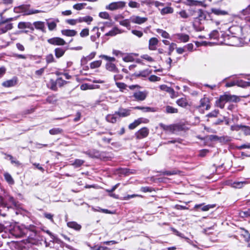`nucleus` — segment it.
I'll return each instance as SVG.
<instances>
[{
    "mask_svg": "<svg viewBox=\"0 0 250 250\" xmlns=\"http://www.w3.org/2000/svg\"><path fill=\"white\" fill-rule=\"evenodd\" d=\"M239 98L237 96L225 93L224 95L220 96L219 98L216 100L215 102V105L221 109H223L226 103H237L239 101Z\"/></svg>",
    "mask_w": 250,
    "mask_h": 250,
    "instance_id": "obj_1",
    "label": "nucleus"
},
{
    "mask_svg": "<svg viewBox=\"0 0 250 250\" xmlns=\"http://www.w3.org/2000/svg\"><path fill=\"white\" fill-rule=\"evenodd\" d=\"M29 230L25 228H21L19 226L14 227L12 234L16 237H22L28 234Z\"/></svg>",
    "mask_w": 250,
    "mask_h": 250,
    "instance_id": "obj_2",
    "label": "nucleus"
},
{
    "mask_svg": "<svg viewBox=\"0 0 250 250\" xmlns=\"http://www.w3.org/2000/svg\"><path fill=\"white\" fill-rule=\"evenodd\" d=\"M211 13H209L208 12L204 11V19L205 20H212V13H213L216 15H225L227 14V12L224 10H221L219 9H211Z\"/></svg>",
    "mask_w": 250,
    "mask_h": 250,
    "instance_id": "obj_3",
    "label": "nucleus"
},
{
    "mask_svg": "<svg viewBox=\"0 0 250 250\" xmlns=\"http://www.w3.org/2000/svg\"><path fill=\"white\" fill-rule=\"evenodd\" d=\"M125 5V2L119 1L110 3L105 7V9L111 11H113L124 8Z\"/></svg>",
    "mask_w": 250,
    "mask_h": 250,
    "instance_id": "obj_4",
    "label": "nucleus"
},
{
    "mask_svg": "<svg viewBox=\"0 0 250 250\" xmlns=\"http://www.w3.org/2000/svg\"><path fill=\"white\" fill-rule=\"evenodd\" d=\"M198 13L199 16L198 17L195 18L193 22V26L197 30L201 31L203 29V27L201 26V21L202 20V14L203 12L202 9H200L198 10Z\"/></svg>",
    "mask_w": 250,
    "mask_h": 250,
    "instance_id": "obj_5",
    "label": "nucleus"
},
{
    "mask_svg": "<svg viewBox=\"0 0 250 250\" xmlns=\"http://www.w3.org/2000/svg\"><path fill=\"white\" fill-rule=\"evenodd\" d=\"M47 42L54 45H63L65 44V41L59 37H54L47 40Z\"/></svg>",
    "mask_w": 250,
    "mask_h": 250,
    "instance_id": "obj_6",
    "label": "nucleus"
},
{
    "mask_svg": "<svg viewBox=\"0 0 250 250\" xmlns=\"http://www.w3.org/2000/svg\"><path fill=\"white\" fill-rule=\"evenodd\" d=\"M130 21L133 23L142 24L147 21V18L133 15L130 18Z\"/></svg>",
    "mask_w": 250,
    "mask_h": 250,
    "instance_id": "obj_7",
    "label": "nucleus"
},
{
    "mask_svg": "<svg viewBox=\"0 0 250 250\" xmlns=\"http://www.w3.org/2000/svg\"><path fill=\"white\" fill-rule=\"evenodd\" d=\"M148 129L146 127H143L135 133V136L137 139H142L148 136Z\"/></svg>",
    "mask_w": 250,
    "mask_h": 250,
    "instance_id": "obj_8",
    "label": "nucleus"
},
{
    "mask_svg": "<svg viewBox=\"0 0 250 250\" xmlns=\"http://www.w3.org/2000/svg\"><path fill=\"white\" fill-rule=\"evenodd\" d=\"M29 231L27 236L29 239H35L37 235L36 227L34 225H29L26 227Z\"/></svg>",
    "mask_w": 250,
    "mask_h": 250,
    "instance_id": "obj_9",
    "label": "nucleus"
},
{
    "mask_svg": "<svg viewBox=\"0 0 250 250\" xmlns=\"http://www.w3.org/2000/svg\"><path fill=\"white\" fill-rule=\"evenodd\" d=\"M130 114V110L122 107L119 108L118 111H115V115H117L119 117H125L128 116Z\"/></svg>",
    "mask_w": 250,
    "mask_h": 250,
    "instance_id": "obj_10",
    "label": "nucleus"
},
{
    "mask_svg": "<svg viewBox=\"0 0 250 250\" xmlns=\"http://www.w3.org/2000/svg\"><path fill=\"white\" fill-rule=\"evenodd\" d=\"M209 140L210 141H220L221 142H226L228 141V137H219L216 135H211L206 136L204 137V140Z\"/></svg>",
    "mask_w": 250,
    "mask_h": 250,
    "instance_id": "obj_11",
    "label": "nucleus"
},
{
    "mask_svg": "<svg viewBox=\"0 0 250 250\" xmlns=\"http://www.w3.org/2000/svg\"><path fill=\"white\" fill-rule=\"evenodd\" d=\"M243 28L239 26H232L229 28L230 33L232 35V37H236L239 33L242 32Z\"/></svg>",
    "mask_w": 250,
    "mask_h": 250,
    "instance_id": "obj_12",
    "label": "nucleus"
},
{
    "mask_svg": "<svg viewBox=\"0 0 250 250\" xmlns=\"http://www.w3.org/2000/svg\"><path fill=\"white\" fill-rule=\"evenodd\" d=\"M243 38L245 42H250V26H246L243 28Z\"/></svg>",
    "mask_w": 250,
    "mask_h": 250,
    "instance_id": "obj_13",
    "label": "nucleus"
},
{
    "mask_svg": "<svg viewBox=\"0 0 250 250\" xmlns=\"http://www.w3.org/2000/svg\"><path fill=\"white\" fill-rule=\"evenodd\" d=\"M133 97L136 101H142L146 98V94L145 92L138 91L134 93Z\"/></svg>",
    "mask_w": 250,
    "mask_h": 250,
    "instance_id": "obj_14",
    "label": "nucleus"
},
{
    "mask_svg": "<svg viewBox=\"0 0 250 250\" xmlns=\"http://www.w3.org/2000/svg\"><path fill=\"white\" fill-rule=\"evenodd\" d=\"M171 230L173 232V233H174V234L175 235H176L177 236H178L180 237L185 239V240L188 243L193 245L194 247H196V246L193 244V242L191 240H190L188 238L185 237V235H184V234L180 232L179 231H178L177 230H176V229H175L174 228H171Z\"/></svg>",
    "mask_w": 250,
    "mask_h": 250,
    "instance_id": "obj_15",
    "label": "nucleus"
},
{
    "mask_svg": "<svg viewBox=\"0 0 250 250\" xmlns=\"http://www.w3.org/2000/svg\"><path fill=\"white\" fill-rule=\"evenodd\" d=\"M171 230L173 232V233H174V234L175 235H176L177 236H178L180 237L185 239V240L188 243L193 245L194 247H196V246L193 244V242L191 240H190L188 238L185 237V235H184V234L180 232L179 231H178L177 230H176V229H175L174 228H171Z\"/></svg>",
    "mask_w": 250,
    "mask_h": 250,
    "instance_id": "obj_16",
    "label": "nucleus"
},
{
    "mask_svg": "<svg viewBox=\"0 0 250 250\" xmlns=\"http://www.w3.org/2000/svg\"><path fill=\"white\" fill-rule=\"evenodd\" d=\"M18 27L19 29H25V28H29L32 31L34 30V27H33L32 24L29 22H20L19 23Z\"/></svg>",
    "mask_w": 250,
    "mask_h": 250,
    "instance_id": "obj_17",
    "label": "nucleus"
},
{
    "mask_svg": "<svg viewBox=\"0 0 250 250\" xmlns=\"http://www.w3.org/2000/svg\"><path fill=\"white\" fill-rule=\"evenodd\" d=\"M32 25L34 26L36 29L40 30L44 33L46 32L44 22L41 21H35L32 24Z\"/></svg>",
    "mask_w": 250,
    "mask_h": 250,
    "instance_id": "obj_18",
    "label": "nucleus"
},
{
    "mask_svg": "<svg viewBox=\"0 0 250 250\" xmlns=\"http://www.w3.org/2000/svg\"><path fill=\"white\" fill-rule=\"evenodd\" d=\"M105 68L107 70L114 73H118L119 72V69L116 67L115 64L112 62H107L105 65Z\"/></svg>",
    "mask_w": 250,
    "mask_h": 250,
    "instance_id": "obj_19",
    "label": "nucleus"
},
{
    "mask_svg": "<svg viewBox=\"0 0 250 250\" xmlns=\"http://www.w3.org/2000/svg\"><path fill=\"white\" fill-rule=\"evenodd\" d=\"M158 40L156 38H151L149 41V49L151 50L156 49V45L158 44Z\"/></svg>",
    "mask_w": 250,
    "mask_h": 250,
    "instance_id": "obj_20",
    "label": "nucleus"
},
{
    "mask_svg": "<svg viewBox=\"0 0 250 250\" xmlns=\"http://www.w3.org/2000/svg\"><path fill=\"white\" fill-rule=\"evenodd\" d=\"M249 183L247 181H236L234 182L231 184V187L233 188H241L244 187V185L249 184Z\"/></svg>",
    "mask_w": 250,
    "mask_h": 250,
    "instance_id": "obj_21",
    "label": "nucleus"
},
{
    "mask_svg": "<svg viewBox=\"0 0 250 250\" xmlns=\"http://www.w3.org/2000/svg\"><path fill=\"white\" fill-rule=\"evenodd\" d=\"M17 79L14 78L12 79L4 82L2 85L4 87H9L15 85L17 83Z\"/></svg>",
    "mask_w": 250,
    "mask_h": 250,
    "instance_id": "obj_22",
    "label": "nucleus"
},
{
    "mask_svg": "<svg viewBox=\"0 0 250 250\" xmlns=\"http://www.w3.org/2000/svg\"><path fill=\"white\" fill-rule=\"evenodd\" d=\"M123 32V31L119 29L116 27H114L111 30L105 34L107 36H114L118 34H120Z\"/></svg>",
    "mask_w": 250,
    "mask_h": 250,
    "instance_id": "obj_23",
    "label": "nucleus"
},
{
    "mask_svg": "<svg viewBox=\"0 0 250 250\" xmlns=\"http://www.w3.org/2000/svg\"><path fill=\"white\" fill-rule=\"evenodd\" d=\"M135 109L141 110L145 112H154L156 110L154 107H143V106H136L134 108Z\"/></svg>",
    "mask_w": 250,
    "mask_h": 250,
    "instance_id": "obj_24",
    "label": "nucleus"
},
{
    "mask_svg": "<svg viewBox=\"0 0 250 250\" xmlns=\"http://www.w3.org/2000/svg\"><path fill=\"white\" fill-rule=\"evenodd\" d=\"M63 35L68 37H73L77 34V31L74 30L64 29L61 31Z\"/></svg>",
    "mask_w": 250,
    "mask_h": 250,
    "instance_id": "obj_25",
    "label": "nucleus"
},
{
    "mask_svg": "<svg viewBox=\"0 0 250 250\" xmlns=\"http://www.w3.org/2000/svg\"><path fill=\"white\" fill-rule=\"evenodd\" d=\"M176 36H177V39L181 42H188L189 40V36L187 34L179 33L177 34Z\"/></svg>",
    "mask_w": 250,
    "mask_h": 250,
    "instance_id": "obj_26",
    "label": "nucleus"
},
{
    "mask_svg": "<svg viewBox=\"0 0 250 250\" xmlns=\"http://www.w3.org/2000/svg\"><path fill=\"white\" fill-rule=\"evenodd\" d=\"M168 130H169L172 133H173L175 131H179L183 129V126L180 125H168Z\"/></svg>",
    "mask_w": 250,
    "mask_h": 250,
    "instance_id": "obj_27",
    "label": "nucleus"
},
{
    "mask_svg": "<svg viewBox=\"0 0 250 250\" xmlns=\"http://www.w3.org/2000/svg\"><path fill=\"white\" fill-rule=\"evenodd\" d=\"M65 50H66L63 48H61V47L56 48L54 51L55 55V56L56 57V58H60L61 57H62L64 55V54L65 52Z\"/></svg>",
    "mask_w": 250,
    "mask_h": 250,
    "instance_id": "obj_28",
    "label": "nucleus"
},
{
    "mask_svg": "<svg viewBox=\"0 0 250 250\" xmlns=\"http://www.w3.org/2000/svg\"><path fill=\"white\" fill-rule=\"evenodd\" d=\"M67 225L68 227L73 229L76 230H80L82 228L80 225L78 224L77 222L74 221L69 222L67 223Z\"/></svg>",
    "mask_w": 250,
    "mask_h": 250,
    "instance_id": "obj_29",
    "label": "nucleus"
},
{
    "mask_svg": "<svg viewBox=\"0 0 250 250\" xmlns=\"http://www.w3.org/2000/svg\"><path fill=\"white\" fill-rule=\"evenodd\" d=\"M176 104L182 107H186L188 104L187 100L185 98H181L177 100Z\"/></svg>",
    "mask_w": 250,
    "mask_h": 250,
    "instance_id": "obj_30",
    "label": "nucleus"
},
{
    "mask_svg": "<svg viewBox=\"0 0 250 250\" xmlns=\"http://www.w3.org/2000/svg\"><path fill=\"white\" fill-rule=\"evenodd\" d=\"M59 21L58 19H56L54 21H47V25L48 26V29L50 31H52L54 30L57 26V22H59Z\"/></svg>",
    "mask_w": 250,
    "mask_h": 250,
    "instance_id": "obj_31",
    "label": "nucleus"
},
{
    "mask_svg": "<svg viewBox=\"0 0 250 250\" xmlns=\"http://www.w3.org/2000/svg\"><path fill=\"white\" fill-rule=\"evenodd\" d=\"M106 120L111 123H115L117 122V115L114 114H108L106 116Z\"/></svg>",
    "mask_w": 250,
    "mask_h": 250,
    "instance_id": "obj_32",
    "label": "nucleus"
},
{
    "mask_svg": "<svg viewBox=\"0 0 250 250\" xmlns=\"http://www.w3.org/2000/svg\"><path fill=\"white\" fill-rule=\"evenodd\" d=\"M84 163V161L81 159H75L74 161L71 164L74 168H78L82 166Z\"/></svg>",
    "mask_w": 250,
    "mask_h": 250,
    "instance_id": "obj_33",
    "label": "nucleus"
},
{
    "mask_svg": "<svg viewBox=\"0 0 250 250\" xmlns=\"http://www.w3.org/2000/svg\"><path fill=\"white\" fill-rule=\"evenodd\" d=\"M187 4L190 6L193 5H200L202 6L203 5V3L201 1H197V0H186V2Z\"/></svg>",
    "mask_w": 250,
    "mask_h": 250,
    "instance_id": "obj_34",
    "label": "nucleus"
},
{
    "mask_svg": "<svg viewBox=\"0 0 250 250\" xmlns=\"http://www.w3.org/2000/svg\"><path fill=\"white\" fill-rule=\"evenodd\" d=\"M13 28L12 23H8L4 27L0 28V34L6 33L8 30H11Z\"/></svg>",
    "mask_w": 250,
    "mask_h": 250,
    "instance_id": "obj_35",
    "label": "nucleus"
},
{
    "mask_svg": "<svg viewBox=\"0 0 250 250\" xmlns=\"http://www.w3.org/2000/svg\"><path fill=\"white\" fill-rule=\"evenodd\" d=\"M242 230L241 235L245 238V240L246 242H249L250 240V234L248 230L244 229H242Z\"/></svg>",
    "mask_w": 250,
    "mask_h": 250,
    "instance_id": "obj_36",
    "label": "nucleus"
},
{
    "mask_svg": "<svg viewBox=\"0 0 250 250\" xmlns=\"http://www.w3.org/2000/svg\"><path fill=\"white\" fill-rule=\"evenodd\" d=\"M4 177L5 180L8 184L10 185H13L14 184V181L11 175L8 172H6L4 174Z\"/></svg>",
    "mask_w": 250,
    "mask_h": 250,
    "instance_id": "obj_37",
    "label": "nucleus"
},
{
    "mask_svg": "<svg viewBox=\"0 0 250 250\" xmlns=\"http://www.w3.org/2000/svg\"><path fill=\"white\" fill-rule=\"evenodd\" d=\"M166 112L167 113H176L178 112V109L170 105L166 106Z\"/></svg>",
    "mask_w": 250,
    "mask_h": 250,
    "instance_id": "obj_38",
    "label": "nucleus"
},
{
    "mask_svg": "<svg viewBox=\"0 0 250 250\" xmlns=\"http://www.w3.org/2000/svg\"><path fill=\"white\" fill-rule=\"evenodd\" d=\"M102 61L101 60L94 61L90 63V67L91 69H94L100 67Z\"/></svg>",
    "mask_w": 250,
    "mask_h": 250,
    "instance_id": "obj_39",
    "label": "nucleus"
},
{
    "mask_svg": "<svg viewBox=\"0 0 250 250\" xmlns=\"http://www.w3.org/2000/svg\"><path fill=\"white\" fill-rule=\"evenodd\" d=\"M173 12V10L172 8L170 7H166L163 8L161 11V13L162 15H165L167 14L172 13Z\"/></svg>",
    "mask_w": 250,
    "mask_h": 250,
    "instance_id": "obj_40",
    "label": "nucleus"
},
{
    "mask_svg": "<svg viewBox=\"0 0 250 250\" xmlns=\"http://www.w3.org/2000/svg\"><path fill=\"white\" fill-rule=\"evenodd\" d=\"M5 155L6 157L5 158H9L11 161V163L15 164L17 166H19L21 165L20 162L18 160H15L12 155L6 154Z\"/></svg>",
    "mask_w": 250,
    "mask_h": 250,
    "instance_id": "obj_41",
    "label": "nucleus"
},
{
    "mask_svg": "<svg viewBox=\"0 0 250 250\" xmlns=\"http://www.w3.org/2000/svg\"><path fill=\"white\" fill-rule=\"evenodd\" d=\"M129 20L130 19H125L124 20L120 21L119 22L120 24L125 27H126V28L129 29L130 28V22L129 21Z\"/></svg>",
    "mask_w": 250,
    "mask_h": 250,
    "instance_id": "obj_42",
    "label": "nucleus"
},
{
    "mask_svg": "<svg viewBox=\"0 0 250 250\" xmlns=\"http://www.w3.org/2000/svg\"><path fill=\"white\" fill-rule=\"evenodd\" d=\"M49 84L50 85L49 87L51 89L54 91H56L57 90V83L56 80L54 81L52 79L50 80Z\"/></svg>",
    "mask_w": 250,
    "mask_h": 250,
    "instance_id": "obj_43",
    "label": "nucleus"
},
{
    "mask_svg": "<svg viewBox=\"0 0 250 250\" xmlns=\"http://www.w3.org/2000/svg\"><path fill=\"white\" fill-rule=\"evenodd\" d=\"M62 130L60 128H54L49 130V133L51 135H56L61 133Z\"/></svg>",
    "mask_w": 250,
    "mask_h": 250,
    "instance_id": "obj_44",
    "label": "nucleus"
},
{
    "mask_svg": "<svg viewBox=\"0 0 250 250\" xmlns=\"http://www.w3.org/2000/svg\"><path fill=\"white\" fill-rule=\"evenodd\" d=\"M45 60L47 64L55 62L54 56L52 54L47 55L45 57Z\"/></svg>",
    "mask_w": 250,
    "mask_h": 250,
    "instance_id": "obj_45",
    "label": "nucleus"
},
{
    "mask_svg": "<svg viewBox=\"0 0 250 250\" xmlns=\"http://www.w3.org/2000/svg\"><path fill=\"white\" fill-rule=\"evenodd\" d=\"M7 200L11 204V205L15 207H17V203L15 199L11 196H8L7 197Z\"/></svg>",
    "mask_w": 250,
    "mask_h": 250,
    "instance_id": "obj_46",
    "label": "nucleus"
},
{
    "mask_svg": "<svg viewBox=\"0 0 250 250\" xmlns=\"http://www.w3.org/2000/svg\"><path fill=\"white\" fill-rule=\"evenodd\" d=\"M86 5V3H77L76 4H74L73 6V8L77 10H80L83 9L84 7Z\"/></svg>",
    "mask_w": 250,
    "mask_h": 250,
    "instance_id": "obj_47",
    "label": "nucleus"
},
{
    "mask_svg": "<svg viewBox=\"0 0 250 250\" xmlns=\"http://www.w3.org/2000/svg\"><path fill=\"white\" fill-rule=\"evenodd\" d=\"M99 16L100 18L104 19H110V17L109 14L107 12H102L99 14Z\"/></svg>",
    "mask_w": 250,
    "mask_h": 250,
    "instance_id": "obj_48",
    "label": "nucleus"
},
{
    "mask_svg": "<svg viewBox=\"0 0 250 250\" xmlns=\"http://www.w3.org/2000/svg\"><path fill=\"white\" fill-rule=\"evenodd\" d=\"M242 131L245 135H250V126L243 125Z\"/></svg>",
    "mask_w": 250,
    "mask_h": 250,
    "instance_id": "obj_49",
    "label": "nucleus"
},
{
    "mask_svg": "<svg viewBox=\"0 0 250 250\" xmlns=\"http://www.w3.org/2000/svg\"><path fill=\"white\" fill-rule=\"evenodd\" d=\"M178 171L177 170H172V171H163L162 172L163 175H175L178 173Z\"/></svg>",
    "mask_w": 250,
    "mask_h": 250,
    "instance_id": "obj_50",
    "label": "nucleus"
},
{
    "mask_svg": "<svg viewBox=\"0 0 250 250\" xmlns=\"http://www.w3.org/2000/svg\"><path fill=\"white\" fill-rule=\"evenodd\" d=\"M215 207V204L208 205L204 206V211H208L209 209H211V212H212Z\"/></svg>",
    "mask_w": 250,
    "mask_h": 250,
    "instance_id": "obj_51",
    "label": "nucleus"
},
{
    "mask_svg": "<svg viewBox=\"0 0 250 250\" xmlns=\"http://www.w3.org/2000/svg\"><path fill=\"white\" fill-rule=\"evenodd\" d=\"M157 32L159 34H161V36L164 38L168 39L169 38L168 33L165 31H164L162 29H158Z\"/></svg>",
    "mask_w": 250,
    "mask_h": 250,
    "instance_id": "obj_52",
    "label": "nucleus"
},
{
    "mask_svg": "<svg viewBox=\"0 0 250 250\" xmlns=\"http://www.w3.org/2000/svg\"><path fill=\"white\" fill-rule=\"evenodd\" d=\"M219 114L218 110H214L212 111L211 112L209 113L208 115H206V117L208 118H215Z\"/></svg>",
    "mask_w": 250,
    "mask_h": 250,
    "instance_id": "obj_53",
    "label": "nucleus"
},
{
    "mask_svg": "<svg viewBox=\"0 0 250 250\" xmlns=\"http://www.w3.org/2000/svg\"><path fill=\"white\" fill-rule=\"evenodd\" d=\"M128 6L131 8H138L140 7V4L136 1H130L128 3Z\"/></svg>",
    "mask_w": 250,
    "mask_h": 250,
    "instance_id": "obj_54",
    "label": "nucleus"
},
{
    "mask_svg": "<svg viewBox=\"0 0 250 250\" xmlns=\"http://www.w3.org/2000/svg\"><path fill=\"white\" fill-rule=\"evenodd\" d=\"M89 35V29L88 28H84L83 29L80 33L81 37L83 38L88 36Z\"/></svg>",
    "mask_w": 250,
    "mask_h": 250,
    "instance_id": "obj_55",
    "label": "nucleus"
},
{
    "mask_svg": "<svg viewBox=\"0 0 250 250\" xmlns=\"http://www.w3.org/2000/svg\"><path fill=\"white\" fill-rule=\"evenodd\" d=\"M100 57H101L103 59H104L105 60L108 61V62H112L115 61V60H116L115 58L114 57H108V56L104 55H101L100 56Z\"/></svg>",
    "mask_w": 250,
    "mask_h": 250,
    "instance_id": "obj_56",
    "label": "nucleus"
},
{
    "mask_svg": "<svg viewBox=\"0 0 250 250\" xmlns=\"http://www.w3.org/2000/svg\"><path fill=\"white\" fill-rule=\"evenodd\" d=\"M57 85L60 87L63 86L67 83V82L62 80V78H59L56 80Z\"/></svg>",
    "mask_w": 250,
    "mask_h": 250,
    "instance_id": "obj_57",
    "label": "nucleus"
},
{
    "mask_svg": "<svg viewBox=\"0 0 250 250\" xmlns=\"http://www.w3.org/2000/svg\"><path fill=\"white\" fill-rule=\"evenodd\" d=\"M240 215L242 217H246L250 216V208L246 211H242L240 213Z\"/></svg>",
    "mask_w": 250,
    "mask_h": 250,
    "instance_id": "obj_58",
    "label": "nucleus"
},
{
    "mask_svg": "<svg viewBox=\"0 0 250 250\" xmlns=\"http://www.w3.org/2000/svg\"><path fill=\"white\" fill-rule=\"evenodd\" d=\"M243 125H231L230 127V129L232 131H238L239 130H242Z\"/></svg>",
    "mask_w": 250,
    "mask_h": 250,
    "instance_id": "obj_59",
    "label": "nucleus"
},
{
    "mask_svg": "<svg viewBox=\"0 0 250 250\" xmlns=\"http://www.w3.org/2000/svg\"><path fill=\"white\" fill-rule=\"evenodd\" d=\"M131 33L133 35L137 36L139 38L142 37L143 35V33L141 31H139L137 30H132L131 31Z\"/></svg>",
    "mask_w": 250,
    "mask_h": 250,
    "instance_id": "obj_60",
    "label": "nucleus"
},
{
    "mask_svg": "<svg viewBox=\"0 0 250 250\" xmlns=\"http://www.w3.org/2000/svg\"><path fill=\"white\" fill-rule=\"evenodd\" d=\"M141 57L142 59L146 60L149 62H152L154 61V59L147 54L143 55L141 56Z\"/></svg>",
    "mask_w": 250,
    "mask_h": 250,
    "instance_id": "obj_61",
    "label": "nucleus"
},
{
    "mask_svg": "<svg viewBox=\"0 0 250 250\" xmlns=\"http://www.w3.org/2000/svg\"><path fill=\"white\" fill-rule=\"evenodd\" d=\"M116 84L122 91L126 87V85L123 83H116Z\"/></svg>",
    "mask_w": 250,
    "mask_h": 250,
    "instance_id": "obj_62",
    "label": "nucleus"
},
{
    "mask_svg": "<svg viewBox=\"0 0 250 250\" xmlns=\"http://www.w3.org/2000/svg\"><path fill=\"white\" fill-rule=\"evenodd\" d=\"M160 79H161V78L160 77H159L157 76L154 75H151L149 77V80L150 82H153L159 81L160 80Z\"/></svg>",
    "mask_w": 250,
    "mask_h": 250,
    "instance_id": "obj_63",
    "label": "nucleus"
},
{
    "mask_svg": "<svg viewBox=\"0 0 250 250\" xmlns=\"http://www.w3.org/2000/svg\"><path fill=\"white\" fill-rule=\"evenodd\" d=\"M83 22H86L88 24H90V22L93 21V18L89 16L83 17Z\"/></svg>",
    "mask_w": 250,
    "mask_h": 250,
    "instance_id": "obj_64",
    "label": "nucleus"
}]
</instances>
